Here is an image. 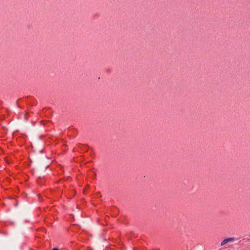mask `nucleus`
<instances>
[{"label":"nucleus","mask_w":250,"mask_h":250,"mask_svg":"<svg viewBox=\"0 0 250 250\" xmlns=\"http://www.w3.org/2000/svg\"><path fill=\"white\" fill-rule=\"evenodd\" d=\"M234 240H235V238L234 237H230V238H227L222 241V242L221 243V245L223 246L229 242H231L234 241Z\"/></svg>","instance_id":"obj_1"},{"label":"nucleus","mask_w":250,"mask_h":250,"mask_svg":"<svg viewBox=\"0 0 250 250\" xmlns=\"http://www.w3.org/2000/svg\"><path fill=\"white\" fill-rule=\"evenodd\" d=\"M52 250H59L58 248H54Z\"/></svg>","instance_id":"obj_2"}]
</instances>
